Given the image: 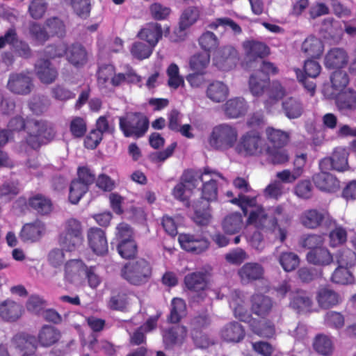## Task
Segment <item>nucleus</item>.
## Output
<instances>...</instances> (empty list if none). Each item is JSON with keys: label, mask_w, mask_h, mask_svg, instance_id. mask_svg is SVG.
Returning a JSON list of instances; mask_svg holds the SVG:
<instances>
[{"label": "nucleus", "mask_w": 356, "mask_h": 356, "mask_svg": "<svg viewBox=\"0 0 356 356\" xmlns=\"http://www.w3.org/2000/svg\"><path fill=\"white\" fill-rule=\"evenodd\" d=\"M184 181L189 186L195 188L202 183V196L207 201H213L217 197V184L226 181L218 172L206 168L203 172L187 170L183 175Z\"/></svg>", "instance_id": "f257e3e1"}, {"label": "nucleus", "mask_w": 356, "mask_h": 356, "mask_svg": "<svg viewBox=\"0 0 356 356\" xmlns=\"http://www.w3.org/2000/svg\"><path fill=\"white\" fill-rule=\"evenodd\" d=\"M238 139L236 126L222 123L215 126L207 138L209 146L213 149L227 151L235 147Z\"/></svg>", "instance_id": "f03ea898"}, {"label": "nucleus", "mask_w": 356, "mask_h": 356, "mask_svg": "<svg viewBox=\"0 0 356 356\" xmlns=\"http://www.w3.org/2000/svg\"><path fill=\"white\" fill-rule=\"evenodd\" d=\"M267 149V144L259 132L249 131L243 134L234 147L236 154L244 157L260 156Z\"/></svg>", "instance_id": "7ed1b4c3"}, {"label": "nucleus", "mask_w": 356, "mask_h": 356, "mask_svg": "<svg viewBox=\"0 0 356 356\" xmlns=\"http://www.w3.org/2000/svg\"><path fill=\"white\" fill-rule=\"evenodd\" d=\"M234 204L239 205L245 215L250 213L247 222L248 225H253L256 227H270L268 214L261 206L256 204L254 197H249L244 195H238V198L231 200Z\"/></svg>", "instance_id": "20e7f679"}, {"label": "nucleus", "mask_w": 356, "mask_h": 356, "mask_svg": "<svg viewBox=\"0 0 356 356\" xmlns=\"http://www.w3.org/2000/svg\"><path fill=\"white\" fill-rule=\"evenodd\" d=\"M83 241V228L80 221L75 218L67 220L59 237V244L66 251L78 248Z\"/></svg>", "instance_id": "39448f33"}, {"label": "nucleus", "mask_w": 356, "mask_h": 356, "mask_svg": "<svg viewBox=\"0 0 356 356\" xmlns=\"http://www.w3.org/2000/svg\"><path fill=\"white\" fill-rule=\"evenodd\" d=\"M152 269L149 264L143 259H138L126 264L122 268V277L133 285H142L147 282Z\"/></svg>", "instance_id": "423d86ee"}, {"label": "nucleus", "mask_w": 356, "mask_h": 356, "mask_svg": "<svg viewBox=\"0 0 356 356\" xmlns=\"http://www.w3.org/2000/svg\"><path fill=\"white\" fill-rule=\"evenodd\" d=\"M119 127L125 137L138 138L147 132L149 121L145 116L134 113L120 117Z\"/></svg>", "instance_id": "0eeeda50"}, {"label": "nucleus", "mask_w": 356, "mask_h": 356, "mask_svg": "<svg viewBox=\"0 0 356 356\" xmlns=\"http://www.w3.org/2000/svg\"><path fill=\"white\" fill-rule=\"evenodd\" d=\"M225 296L228 299L229 307L233 310L234 316L242 321H247L250 316L245 305L243 294L237 290L225 286L218 292L216 291L213 298L222 299Z\"/></svg>", "instance_id": "6e6552de"}, {"label": "nucleus", "mask_w": 356, "mask_h": 356, "mask_svg": "<svg viewBox=\"0 0 356 356\" xmlns=\"http://www.w3.org/2000/svg\"><path fill=\"white\" fill-rule=\"evenodd\" d=\"M87 267L88 266L81 259H72L68 260L64 264V281L75 286L85 285V275Z\"/></svg>", "instance_id": "1a4fd4ad"}, {"label": "nucleus", "mask_w": 356, "mask_h": 356, "mask_svg": "<svg viewBox=\"0 0 356 356\" xmlns=\"http://www.w3.org/2000/svg\"><path fill=\"white\" fill-rule=\"evenodd\" d=\"M55 136L54 130L44 122H35L31 131L26 138V143L32 149H36L42 144L51 140Z\"/></svg>", "instance_id": "9d476101"}, {"label": "nucleus", "mask_w": 356, "mask_h": 356, "mask_svg": "<svg viewBox=\"0 0 356 356\" xmlns=\"http://www.w3.org/2000/svg\"><path fill=\"white\" fill-rule=\"evenodd\" d=\"M200 14L197 7H188L184 10L180 17L179 27L175 29L171 40L174 42L184 40L188 35L187 30L197 22Z\"/></svg>", "instance_id": "9b49d317"}, {"label": "nucleus", "mask_w": 356, "mask_h": 356, "mask_svg": "<svg viewBox=\"0 0 356 356\" xmlns=\"http://www.w3.org/2000/svg\"><path fill=\"white\" fill-rule=\"evenodd\" d=\"M184 282L189 290L197 293V302L204 300L206 296L212 299L216 294V291L206 289L205 275L203 273L195 272L187 275Z\"/></svg>", "instance_id": "f8f14e48"}, {"label": "nucleus", "mask_w": 356, "mask_h": 356, "mask_svg": "<svg viewBox=\"0 0 356 356\" xmlns=\"http://www.w3.org/2000/svg\"><path fill=\"white\" fill-rule=\"evenodd\" d=\"M31 32L38 41L44 42L48 38L49 35L63 36L65 33V25L61 20L54 17L47 21L44 29H42L38 24H33Z\"/></svg>", "instance_id": "ddd939ff"}, {"label": "nucleus", "mask_w": 356, "mask_h": 356, "mask_svg": "<svg viewBox=\"0 0 356 356\" xmlns=\"http://www.w3.org/2000/svg\"><path fill=\"white\" fill-rule=\"evenodd\" d=\"M33 88L32 79L26 73L11 74L7 83V88L17 95H26L31 92Z\"/></svg>", "instance_id": "4468645a"}, {"label": "nucleus", "mask_w": 356, "mask_h": 356, "mask_svg": "<svg viewBox=\"0 0 356 356\" xmlns=\"http://www.w3.org/2000/svg\"><path fill=\"white\" fill-rule=\"evenodd\" d=\"M178 240L182 249L196 254L206 250L209 244L206 238L198 234H181Z\"/></svg>", "instance_id": "2eb2a0df"}, {"label": "nucleus", "mask_w": 356, "mask_h": 356, "mask_svg": "<svg viewBox=\"0 0 356 356\" xmlns=\"http://www.w3.org/2000/svg\"><path fill=\"white\" fill-rule=\"evenodd\" d=\"M237 51L232 47H225L220 50L213 58L214 64L224 71L234 68L238 61Z\"/></svg>", "instance_id": "dca6fc26"}, {"label": "nucleus", "mask_w": 356, "mask_h": 356, "mask_svg": "<svg viewBox=\"0 0 356 356\" xmlns=\"http://www.w3.org/2000/svg\"><path fill=\"white\" fill-rule=\"evenodd\" d=\"M237 51L232 47H225L220 50L213 58L214 64L224 71L234 68L238 61Z\"/></svg>", "instance_id": "f3484780"}, {"label": "nucleus", "mask_w": 356, "mask_h": 356, "mask_svg": "<svg viewBox=\"0 0 356 356\" xmlns=\"http://www.w3.org/2000/svg\"><path fill=\"white\" fill-rule=\"evenodd\" d=\"M126 83L124 73H115L113 65H106L99 68L98 72V84L101 88L119 86Z\"/></svg>", "instance_id": "a211bd4d"}, {"label": "nucleus", "mask_w": 356, "mask_h": 356, "mask_svg": "<svg viewBox=\"0 0 356 356\" xmlns=\"http://www.w3.org/2000/svg\"><path fill=\"white\" fill-rule=\"evenodd\" d=\"M14 347L23 352L21 356H40L37 354L35 337L31 334L19 333L12 339Z\"/></svg>", "instance_id": "6ab92c4d"}, {"label": "nucleus", "mask_w": 356, "mask_h": 356, "mask_svg": "<svg viewBox=\"0 0 356 356\" xmlns=\"http://www.w3.org/2000/svg\"><path fill=\"white\" fill-rule=\"evenodd\" d=\"M348 60L349 56L346 50L334 47L325 54L324 65L327 69H341L347 65Z\"/></svg>", "instance_id": "aec40b11"}, {"label": "nucleus", "mask_w": 356, "mask_h": 356, "mask_svg": "<svg viewBox=\"0 0 356 356\" xmlns=\"http://www.w3.org/2000/svg\"><path fill=\"white\" fill-rule=\"evenodd\" d=\"M330 98H334L336 105L340 111L356 110V91L353 89H348L343 92L328 94Z\"/></svg>", "instance_id": "412c9836"}, {"label": "nucleus", "mask_w": 356, "mask_h": 356, "mask_svg": "<svg viewBox=\"0 0 356 356\" xmlns=\"http://www.w3.org/2000/svg\"><path fill=\"white\" fill-rule=\"evenodd\" d=\"M60 338V331L52 325H43L38 331L36 339L37 346L47 348L53 346Z\"/></svg>", "instance_id": "4be33fe9"}, {"label": "nucleus", "mask_w": 356, "mask_h": 356, "mask_svg": "<svg viewBox=\"0 0 356 356\" xmlns=\"http://www.w3.org/2000/svg\"><path fill=\"white\" fill-rule=\"evenodd\" d=\"M90 248L97 254H104L108 251V243L105 233L99 228H91L88 233Z\"/></svg>", "instance_id": "5701e85b"}, {"label": "nucleus", "mask_w": 356, "mask_h": 356, "mask_svg": "<svg viewBox=\"0 0 356 356\" xmlns=\"http://www.w3.org/2000/svg\"><path fill=\"white\" fill-rule=\"evenodd\" d=\"M187 335V330L184 326L176 325L163 332V340L165 346L172 347L181 345Z\"/></svg>", "instance_id": "b1692460"}, {"label": "nucleus", "mask_w": 356, "mask_h": 356, "mask_svg": "<svg viewBox=\"0 0 356 356\" xmlns=\"http://www.w3.org/2000/svg\"><path fill=\"white\" fill-rule=\"evenodd\" d=\"M316 186L322 191L332 193L339 188V181L332 174L321 172L313 177Z\"/></svg>", "instance_id": "393cba45"}, {"label": "nucleus", "mask_w": 356, "mask_h": 356, "mask_svg": "<svg viewBox=\"0 0 356 356\" xmlns=\"http://www.w3.org/2000/svg\"><path fill=\"white\" fill-rule=\"evenodd\" d=\"M22 307L11 300H6L0 304V317L6 321H16L22 316Z\"/></svg>", "instance_id": "a878e982"}, {"label": "nucleus", "mask_w": 356, "mask_h": 356, "mask_svg": "<svg viewBox=\"0 0 356 356\" xmlns=\"http://www.w3.org/2000/svg\"><path fill=\"white\" fill-rule=\"evenodd\" d=\"M316 299L319 307L323 309L334 307L341 301L340 296L329 287L319 289Z\"/></svg>", "instance_id": "bb28decb"}, {"label": "nucleus", "mask_w": 356, "mask_h": 356, "mask_svg": "<svg viewBox=\"0 0 356 356\" xmlns=\"http://www.w3.org/2000/svg\"><path fill=\"white\" fill-rule=\"evenodd\" d=\"M36 74L44 83L49 84L54 82L58 76V72L48 60H40L35 66Z\"/></svg>", "instance_id": "cd10ccee"}, {"label": "nucleus", "mask_w": 356, "mask_h": 356, "mask_svg": "<svg viewBox=\"0 0 356 356\" xmlns=\"http://www.w3.org/2000/svg\"><path fill=\"white\" fill-rule=\"evenodd\" d=\"M252 311L261 317H265L272 310L273 303L271 298L263 294L256 293L252 297Z\"/></svg>", "instance_id": "c85d7f7f"}, {"label": "nucleus", "mask_w": 356, "mask_h": 356, "mask_svg": "<svg viewBox=\"0 0 356 356\" xmlns=\"http://www.w3.org/2000/svg\"><path fill=\"white\" fill-rule=\"evenodd\" d=\"M269 219L270 228L273 229V232L276 236H278L280 240L283 242L286 237V229L277 227V220L284 216V208L281 205L268 208L267 210Z\"/></svg>", "instance_id": "c756f323"}, {"label": "nucleus", "mask_w": 356, "mask_h": 356, "mask_svg": "<svg viewBox=\"0 0 356 356\" xmlns=\"http://www.w3.org/2000/svg\"><path fill=\"white\" fill-rule=\"evenodd\" d=\"M290 305L298 313L310 312L313 306L312 296L306 291H297L293 294Z\"/></svg>", "instance_id": "7c9ffc66"}, {"label": "nucleus", "mask_w": 356, "mask_h": 356, "mask_svg": "<svg viewBox=\"0 0 356 356\" xmlns=\"http://www.w3.org/2000/svg\"><path fill=\"white\" fill-rule=\"evenodd\" d=\"M229 95L227 85L220 81L210 83L206 90V96L212 102L220 103L225 101Z\"/></svg>", "instance_id": "2f4dec72"}, {"label": "nucleus", "mask_w": 356, "mask_h": 356, "mask_svg": "<svg viewBox=\"0 0 356 356\" xmlns=\"http://www.w3.org/2000/svg\"><path fill=\"white\" fill-rule=\"evenodd\" d=\"M225 115L229 118H237L243 115L248 111V105L243 98L236 97L229 99L224 104Z\"/></svg>", "instance_id": "473e14b6"}, {"label": "nucleus", "mask_w": 356, "mask_h": 356, "mask_svg": "<svg viewBox=\"0 0 356 356\" xmlns=\"http://www.w3.org/2000/svg\"><path fill=\"white\" fill-rule=\"evenodd\" d=\"M140 39L145 40L147 44L154 47L162 36L161 25L158 23L147 24L138 33Z\"/></svg>", "instance_id": "72a5a7b5"}, {"label": "nucleus", "mask_w": 356, "mask_h": 356, "mask_svg": "<svg viewBox=\"0 0 356 356\" xmlns=\"http://www.w3.org/2000/svg\"><path fill=\"white\" fill-rule=\"evenodd\" d=\"M238 275L241 281L248 283L262 277L264 274L263 267L257 263H246L238 270Z\"/></svg>", "instance_id": "f704fd0d"}, {"label": "nucleus", "mask_w": 356, "mask_h": 356, "mask_svg": "<svg viewBox=\"0 0 356 356\" xmlns=\"http://www.w3.org/2000/svg\"><path fill=\"white\" fill-rule=\"evenodd\" d=\"M324 51L323 42L318 38L309 36L307 38L301 45V51L307 56L318 58Z\"/></svg>", "instance_id": "c9c22d12"}, {"label": "nucleus", "mask_w": 356, "mask_h": 356, "mask_svg": "<svg viewBox=\"0 0 356 356\" xmlns=\"http://www.w3.org/2000/svg\"><path fill=\"white\" fill-rule=\"evenodd\" d=\"M220 336L227 342L238 343L245 337V331L238 323L232 322L222 327Z\"/></svg>", "instance_id": "e433bc0d"}, {"label": "nucleus", "mask_w": 356, "mask_h": 356, "mask_svg": "<svg viewBox=\"0 0 356 356\" xmlns=\"http://www.w3.org/2000/svg\"><path fill=\"white\" fill-rule=\"evenodd\" d=\"M306 257L309 263L316 266H327L333 261L330 251L322 247L310 250Z\"/></svg>", "instance_id": "4c0bfd02"}, {"label": "nucleus", "mask_w": 356, "mask_h": 356, "mask_svg": "<svg viewBox=\"0 0 356 356\" xmlns=\"http://www.w3.org/2000/svg\"><path fill=\"white\" fill-rule=\"evenodd\" d=\"M286 95V89L282 84L278 81H273L268 90V99L264 102L266 108L271 111L273 106Z\"/></svg>", "instance_id": "58836bf2"}, {"label": "nucleus", "mask_w": 356, "mask_h": 356, "mask_svg": "<svg viewBox=\"0 0 356 356\" xmlns=\"http://www.w3.org/2000/svg\"><path fill=\"white\" fill-rule=\"evenodd\" d=\"M244 227L243 217L239 213H232L226 216L222 221V227L228 234H235Z\"/></svg>", "instance_id": "ea45409f"}, {"label": "nucleus", "mask_w": 356, "mask_h": 356, "mask_svg": "<svg viewBox=\"0 0 356 356\" xmlns=\"http://www.w3.org/2000/svg\"><path fill=\"white\" fill-rule=\"evenodd\" d=\"M245 55L250 59H254L256 58H262L269 53L268 47L263 42L248 40L243 44Z\"/></svg>", "instance_id": "a19ab883"}, {"label": "nucleus", "mask_w": 356, "mask_h": 356, "mask_svg": "<svg viewBox=\"0 0 356 356\" xmlns=\"http://www.w3.org/2000/svg\"><path fill=\"white\" fill-rule=\"evenodd\" d=\"M66 58L73 65L82 66L87 61V52L81 44H72L67 48Z\"/></svg>", "instance_id": "79ce46f5"}, {"label": "nucleus", "mask_w": 356, "mask_h": 356, "mask_svg": "<svg viewBox=\"0 0 356 356\" xmlns=\"http://www.w3.org/2000/svg\"><path fill=\"white\" fill-rule=\"evenodd\" d=\"M325 218V213L316 209H309L302 213L300 223L305 227L314 229L318 227Z\"/></svg>", "instance_id": "37998d69"}, {"label": "nucleus", "mask_w": 356, "mask_h": 356, "mask_svg": "<svg viewBox=\"0 0 356 356\" xmlns=\"http://www.w3.org/2000/svg\"><path fill=\"white\" fill-rule=\"evenodd\" d=\"M283 112L289 119H296L301 116L303 113V106L296 98L289 97L282 102Z\"/></svg>", "instance_id": "c03bdc74"}, {"label": "nucleus", "mask_w": 356, "mask_h": 356, "mask_svg": "<svg viewBox=\"0 0 356 356\" xmlns=\"http://www.w3.org/2000/svg\"><path fill=\"white\" fill-rule=\"evenodd\" d=\"M44 232V225L40 222L25 225L20 232L22 241H35L38 240Z\"/></svg>", "instance_id": "a18cd8bd"}, {"label": "nucleus", "mask_w": 356, "mask_h": 356, "mask_svg": "<svg viewBox=\"0 0 356 356\" xmlns=\"http://www.w3.org/2000/svg\"><path fill=\"white\" fill-rule=\"evenodd\" d=\"M266 138L274 147H283L289 141V134L281 129L268 127L265 130Z\"/></svg>", "instance_id": "49530a36"}, {"label": "nucleus", "mask_w": 356, "mask_h": 356, "mask_svg": "<svg viewBox=\"0 0 356 356\" xmlns=\"http://www.w3.org/2000/svg\"><path fill=\"white\" fill-rule=\"evenodd\" d=\"M313 346L318 353L324 356L330 355L334 350L332 339L325 334L317 335L314 339Z\"/></svg>", "instance_id": "de8ad7c7"}, {"label": "nucleus", "mask_w": 356, "mask_h": 356, "mask_svg": "<svg viewBox=\"0 0 356 356\" xmlns=\"http://www.w3.org/2000/svg\"><path fill=\"white\" fill-rule=\"evenodd\" d=\"M281 147H270L267 145V149L264 155H266L268 160L274 165L284 164L288 162L289 156L287 151Z\"/></svg>", "instance_id": "09e8293b"}, {"label": "nucleus", "mask_w": 356, "mask_h": 356, "mask_svg": "<svg viewBox=\"0 0 356 356\" xmlns=\"http://www.w3.org/2000/svg\"><path fill=\"white\" fill-rule=\"evenodd\" d=\"M186 314V305L184 300L174 298L171 301L169 320L171 323H178Z\"/></svg>", "instance_id": "8fccbe9b"}, {"label": "nucleus", "mask_w": 356, "mask_h": 356, "mask_svg": "<svg viewBox=\"0 0 356 356\" xmlns=\"http://www.w3.org/2000/svg\"><path fill=\"white\" fill-rule=\"evenodd\" d=\"M268 83L266 76L260 77V73L256 72L251 75L249 80V88L254 96H261L264 94Z\"/></svg>", "instance_id": "3c124183"}, {"label": "nucleus", "mask_w": 356, "mask_h": 356, "mask_svg": "<svg viewBox=\"0 0 356 356\" xmlns=\"http://www.w3.org/2000/svg\"><path fill=\"white\" fill-rule=\"evenodd\" d=\"M198 44L205 53L215 50L219 45L217 36L211 31H206L198 38Z\"/></svg>", "instance_id": "603ef678"}, {"label": "nucleus", "mask_w": 356, "mask_h": 356, "mask_svg": "<svg viewBox=\"0 0 356 356\" xmlns=\"http://www.w3.org/2000/svg\"><path fill=\"white\" fill-rule=\"evenodd\" d=\"M282 268L286 272L294 270L300 264L298 256L292 252H283L278 257Z\"/></svg>", "instance_id": "864d4df0"}, {"label": "nucleus", "mask_w": 356, "mask_h": 356, "mask_svg": "<svg viewBox=\"0 0 356 356\" xmlns=\"http://www.w3.org/2000/svg\"><path fill=\"white\" fill-rule=\"evenodd\" d=\"M330 81L334 90L332 93L338 94L344 91L349 83V77L346 72L338 70L332 74Z\"/></svg>", "instance_id": "5fc2aeb1"}, {"label": "nucleus", "mask_w": 356, "mask_h": 356, "mask_svg": "<svg viewBox=\"0 0 356 356\" xmlns=\"http://www.w3.org/2000/svg\"><path fill=\"white\" fill-rule=\"evenodd\" d=\"M158 317L149 318L146 323L137 330L131 337V342L134 345H140L145 341L143 331L149 332L154 329L156 325Z\"/></svg>", "instance_id": "6e6d98bb"}, {"label": "nucleus", "mask_w": 356, "mask_h": 356, "mask_svg": "<svg viewBox=\"0 0 356 356\" xmlns=\"http://www.w3.org/2000/svg\"><path fill=\"white\" fill-rule=\"evenodd\" d=\"M348 152L346 148L338 147L334 149L331 156L334 162V170L343 171L348 168Z\"/></svg>", "instance_id": "4d7b16f0"}, {"label": "nucleus", "mask_w": 356, "mask_h": 356, "mask_svg": "<svg viewBox=\"0 0 356 356\" xmlns=\"http://www.w3.org/2000/svg\"><path fill=\"white\" fill-rule=\"evenodd\" d=\"M210 63V55L208 53H198L193 56L190 60V67L194 72H205Z\"/></svg>", "instance_id": "13d9d810"}, {"label": "nucleus", "mask_w": 356, "mask_h": 356, "mask_svg": "<svg viewBox=\"0 0 356 356\" xmlns=\"http://www.w3.org/2000/svg\"><path fill=\"white\" fill-rule=\"evenodd\" d=\"M30 207L41 214H47L51 210L50 200L41 195H36L29 199Z\"/></svg>", "instance_id": "bf43d9fd"}, {"label": "nucleus", "mask_w": 356, "mask_h": 356, "mask_svg": "<svg viewBox=\"0 0 356 356\" xmlns=\"http://www.w3.org/2000/svg\"><path fill=\"white\" fill-rule=\"evenodd\" d=\"M47 306V301L38 295H31L26 303V309L37 315H40Z\"/></svg>", "instance_id": "052dcab7"}, {"label": "nucleus", "mask_w": 356, "mask_h": 356, "mask_svg": "<svg viewBox=\"0 0 356 356\" xmlns=\"http://www.w3.org/2000/svg\"><path fill=\"white\" fill-rule=\"evenodd\" d=\"M88 189V187H87L86 184L82 183L80 180L75 179L72 181L70 188V201L72 204L78 203Z\"/></svg>", "instance_id": "680f3d73"}, {"label": "nucleus", "mask_w": 356, "mask_h": 356, "mask_svg": "<svg viewBox=\"0 0 356 356\" xmlns=\"http://www.w3.org/2000/svg\"><path fill=\"white\" fill-rule=\"evenodd\" d=\"M207 26L213 30H217L221 26L225 30L228 28L231 29L234 33H239L241 32V27L232 19L227 17L215 19L213 21L210 22Z\"/></svg>", "instance_id": "e2e57ef3"}, {"label": "nucleus", "mask_w": 356, "mask_h": 356, "mask_svg": "<svg viewBox=\"0 0 356 356\" xmlns=\"http://www.w3.org/2000/svg\"><path fill=\"white\" fill-rule=\"evenodd\" d=\"M166 72L168 76V86L170 88L177 89L184 84V78L179 74V69L176 64H170Z\"/></svg>", "instance_id": "0e129e2a"}, {"label": "nucleus", "mask_w": 356, "mask_h": 356, "mask_svg": "<svg viewBox=\"0 0 356 356\" xmlns=\"http://www.w3.org/2000/svg\"><path fill=\"white\" fill-rule=\"evenodd\" d=\"M153 48L154 47L149 44H144L142 42H136L132 44L130 51L134 58L143 60L150 56Z\"/></svg>", "instance_id": "69168bd1"}, {"label": "nucleus", "mask_w": 356, "mask_h": 356, "mask_svg": "<svg viewBox=\"0 0 356 356\" xmlns=\"http://www.w3.org/2000/svg\"><path fill=\"white\" fill-rule=\"evenodd\" d=\"M332 280L337 284H349L353 282L354 278L348 267L339 265L332 275Z\"/></svg>", "instance_id": "338daca9"}, {"label": "nucleus", "mask_w": 356, "mask_h": 356, "mask_svg": "<svg viewBox=\"0 0 356 356\" xmlns=\"http://www.w3.org/2000/svg\"><path fill=\"white\" fill-rule=\"evenodd\" d=\"M118 250L122 257L129 259L136 254L137 245L133 239L123 240L120 242Z\"/></svg>", "instance_id": "774afa93"}]
</instances>
